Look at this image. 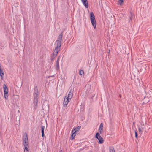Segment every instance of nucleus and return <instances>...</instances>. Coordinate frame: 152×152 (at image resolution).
Masks as SVG:
<instances>
[{
  "label": "nucleus",
  "mask_w": 152,
  "mask_h": 152,
  "mask_svg": "<svg viewBox=\"0 0 152 152\" xmlns=\"http://www.w3.org/2000/svg\"><path fill=\"white\" fill-rule=\"evenodd\" d=\"M63 31L58 36L57 40L56 41V46L54 50V52L56 53H58L60 49V47L61 46V42L62 40V36L63 34Z\"/></svg>",
  "instance_id": "obj_1"
},
{
  "label": "nucleus",
  "mask_w": 152,
  "mask_h": 152,
  "mask_svg": "<svg viewBox=\"0 0 152 152\" xmlns=\"http://www.w3.org/2000/svg\"><path fill=\"white\" fill-rule=\"evenodd\" d=\"M90 18L91 23L94 29L96 27V20L95 16L94 14L91 12L90 14Z\"/></svg>",
  "instance_id": "obj_2"
},
{
  "label": "nucleus",
  "mask_w": 152,
  "mask_h": 152,
  "mask_svg": "<svg viewBox=\"0 0 152 152\" xmlns=\"http://www.w3.org/2000/svg\"><path fill=\"white\" fill-rule=\"evenodd\" d=\"M80 128V126H78L72 130L71 137V140H72L74 139L76 134L77 133Z\"/></svg>",
  "instance_id": "obj_3"
},
{
  "label": "nucleus",
  "mask_w": 152,
  "mask_h": 152,
  "mask_svg": "<svg viewBox=\"0 0 152 152\" xmlns=\"http://www.w3.org/2000/svg\"><path fill=\"white\" fill-rule=\"evenodd\" d=\"M3 88L4 89V98L6 99H7L8 97V89L7 86L6 84H4L3 85Z\"/></svg>",
  "instance_id": "obj_4"
},
{
  "label": "nucleus",
  "mask_w": 152,
  "mask_h": 152,
  "mask_svg": "<svg viewBox=\"0 0 152 152\" xmlns=\"http://www.w3.org/2000/svg\"><path fill=\"white\" fill-rule=\"evenodd\" d=\"M95 137L99 140L98 143L102 144L103 143L104 141L103 139L100 136L99 133L97 132L96 133Z\"/></svg>",
  "instance_id": "obj_5"
},
{
  "label": "nucleus",
  "mask_w": 152,
  "mask_h": 152,
  "mask_svg": "<svg viewBox=\"0 0 152 152\" xmlns=\"http://www.w3.org/2000/svg\"><path fill=\"white\" fill-rule=\"evenodd\" d=\"M73 96V92L71 90L68 94L67 96V104L68 102L70 101V100L72 98Z\"/></svg>",
  "instance_id": "obj_6"
},
{
  "label": "nucleus",
  "mask_w": 152,
  "mask_h": 152,
  "mask_svg": "<svg viewBox=\"0 0 152 152\" xmlns=\"http://www.w3.org/2000/svg\"><path fill=\"white\" fill-rule=\"evenodd\" d=\"M66 96H65L63 103V108L64 110L66 109Z\"/></svg>",
  "instance_id": "obj_7"
},
{
  "label": "nucleus",
  "mask_w": 152,
  "mask_h": 152,
  "mask_svg": "<svg viewBox=\"0 0 152 152\" xmlns=\"http://www.w3.org/2000/svg\"><path fill=\"white\" fill-rule=\"evenodd\" d=\"M23 141V142L28 141V135L26 132L24 133Z\"/></svg>",
  "instance_id": "obj_8"
},
{
  "label": "nucleus",
  "mask_w": 152,
  "mask_h": 152,
  "mask_svg": "<svg viewBox=\"0 0 152 152\" xmlns=\"http://www.w3.org/2000/svg\"><path fill=\"white\" fill-rule=\"evenodd\" d=\"M81 1L85 7L86 8H88V4L87 0H81Z\"/></svg>",
  "instance_id": "obj_9"
},
{
  "label": "nucleus",
  "mask_w": 152,
  "mask_h": 152,
  "mask_svg": "<svg viewBox=\"0 0 152 152\" xmlns=\"http://www.w3.org/2000/svg\"><path fill=\"white\" fill-rule=\"evenodd\" d=\"M0 76L1 80H3L4 75L2 69H1V67L0 65Z\"/></svg>",
  "instance_id": "obj_10"
},
{
  "label": "nucleus",
  "mask_w": 152,
  "mask_h": 152,
  "mask_svg": "<svg viewBox=\"0 0 152 152\" xmlns=\"http://www.w3.org/2000/svg\"><path fill=\"white\" fill-rule=\"evenodd\" d=\"M33 95H39V91L38 89V88L37 86H35L34 88V92Z\"/></svg>",
  "instance_id": "obj_11"
},
{
  "label": "nucleus",
  "mask_w": 152,
  "mask_h": 152,
  "mask_svg": "<svg viewBox=\"0 0 152 152\" xmlns=\"http://www.w3.org/2000/svg\"><path fill=\"white\" fill-rule=\"evenodd\" d=\"M143 104L147 103L149 101V98L148 97H145L143 99Z\"/></svg>",
  "instance_id": "obj_12"
},
{
  "label": "nucleus",
  "mask_w": 152,
  "mask_h": 152,
  "mask_svg": "<svg viewBox=\"0 0 152 152\" xmlns=\"http://www.w3.org/2000/svg\"><path fill=\"white\" fill-rule=\"evenodd\" d=\"M41 133H42V136L43 137L44 136V129L45 126H41Z\"/></svg>",
  "instance_id": "obj_13"
},
{
  "label": "nucleus",
  "mask_w": 152,
  "mask_h": 152,
  "mask_svg": "<svg viewBox=\"0 0 152 152\" xmlns=\"http://www.w3.org/2000/svg\"><path fill=\"white\" fill-rule=\"evenodd\" d=\"M103 123H101L99 128V132L100 133H102V131L103 129Z\"/></svg>",
  "instance_id": "obj_14"
},
{
  "label": "nucleus",
  "mask_w": 152,
  "mask_h": 152,
  "mask_svg": "<svg viewBox=\"0 0 152 152\" xmlns=\"http://www.w3.org/2000/svg\"><path fill=\"white\" fill-rule=\"evenodd\" d=\"M56 69L57 70H58L59 69V58H58L56 61Z\"/></svg>",
  "instance_id": "obj_15"
},
{
  "label": "nucleus",
  "mask_w": 152,
  "mask_h": 152,
  "mask_svg": "<svg viewBox=\"0 0 152 152\" xmlns=\"http://www.w3.org/2000/svg\"><path fill=\"white\" fill-rule=\"evenodd\" d=\"M38 101H34L33 103L34 104V107L35 109H36L38 107L37 104Z\"/></svg>",
  "instance_id": "obj_16"
},
{
  "label": "nucleus",
  "mask_w": 152,
  "mask_h": 152,
  "mask_svg": "<svg viewBox=\"0 0 152 152\" xmlns=\"http://www.w3.org/2000/svg\"><path fill=\"white\" fill-rule=\"evenodd\" d=\"M34 101H38V99L39 96V95H33Z\"/></svg>",
  "instance_id": "obj_17"
},
{
  "label": "nucleus",
  "mask_w": 152,
  "mask_h": 152,
  "mask_svg": "<svg viewBox=\"0 0 152 152\" xmlns=\"http://www.w3.org/2000/svg\"><path fill=\"white\" fill-rule=\"evenodd\" d=\"M110 152H115V150L114 148L112 146L110 147Z\"/></svg>",
  "instance_id": "obj_18"
},
{
  "label": "nucleus",
  "mask_w": 152,
  "mask_h": 152,
  "mask_svg": "<svg viewBox=\"0 0 152 152\" xmlns=\"http://www.w3.org/2000/svg\"><path fill=\"white\" fill-rule=\"evenodd\" d=\"M56 51H55V52L54 51V52H53L51 56H52V57H53L54 58H55V57L56 56L57 54L58 53H56Z\"/></svg>",
  "instance_id": "obj_19"
},
{
  "label": "nucleus",
  "mask_w": 152,
  "mask_h": 152,
  "mask_svg": "<svg viewBox=\"0 0 152 152\" xmlns=\"http://www.w3.org/2000/svg\"><path fill=\"white\" fill-rule=\"evenodd\" d=\"M24 146H28V141L23 142Z\"/></svg>",
  "instance_id": "obj_20"
},
{
  "label": "nucleus",
  "mask_w": 152,
  "mask_h": 152,
  "mask_svg": "<svg viewBox=\"0 0 152 152\" xmlns=\"http://www.w3.org/2000/svg\"><path fill=\"white\" fill-rule=\"evenodd\" d=\"M123 2V0H119L118 2V4H119L120 5H121L122 4Z\"/></svg>",
  "instance_id": "obj_21"
},
{
  "label": "nucleus",
  "mask_w": 152,
  "mask_h": 152,
  "mask_svg": "<svg viewBox=\"0 0 152 152\" xmlns=\"http://www.w3.org/2000/svg\"><path fill=\"white\" fill-rule=\"evenodd\" d=\"M79 74L80 75H82L84 74L83 71L82 70H80L79 72Z\"/></svg>",
  "instance_id": "obj_22"
},
{
  "label": "nucleus",
  "mask_w": 152,
  "mask_h": 152,
  "mask_svg": "<svg viewBox=\"0 0 152 152\" xmlns=\"http://www.w3.org/2000/svg\"><path fill=\"white\" fill-rule=\"evenodd\" d=\"M24 151L25 150H26V151H29V150L28 148V146H24Z\"/></svg>",
  "instance_id": "obj_23"
},
{
  "label": "nucleus",
  "mask_w": 152,
  "mask_h": 152,
  "mask_svg": "<svg viewBox=\"0 0 152 152\" xmlns=\"http://www.w3.org/2000/svg\"><path fill=\"white\" fill-rule=\"evenodd\" d=\"M142 129H143L142 128H141L140 127H139L138 128V130H139V131L140 133L142 134Z\"/></svg>",
  "instance_id": "obj_24"
},
{
  "label": "nucleus",
  "mask_w": 152,
  "mask_h": 152,
  "mask_svg": "<svg viewBox=\"0 0 152 152\" xmlns=\"http://www.w3.org/2000/svg\"><path fill=\"white\" fill-rule=\"evenodd\" d=\"M135 137L136 138H137L138 137V134L137 132H136V131H135Z\"/></svg>",
  "instance_id": "obj_25"
},
{
  "label": "nucleus",
  "mask_w": 152,
  "mask_h": 152,
  "mask_svg": "<svg viewBox=\"0 0 152 152\" xmlns=\"http://www.w3.org/2000/svg\"><path fill=\"white\" fill-rule=\"evenodd\" d=\"M54 58L52 57V56H50V60L51 61H53L54 60Z\"/></svg>",
  "instance_id": "obj_26"
},
{
  "label": "nucleus",
  "mask_w": 152,
  "mask_h": 152,
  "mask_svg": "<svg viewBox=\"0 0 152 152\" xmlns=\"http://www.w3.org/2000/svg\"><path fill=\"white\" fill-rule=\"evenodd\" d=\"M131 16L130 17V19L129 21H130V20H131L132 19V13H131Z\"/></svg>",
  "instance_id": "obj_27"
},
{
  "label": "nucleus",
  "mask_w": 152,
  "mask_h": 152,
  "mask_svg": "<svg viewBox=\"0 0 152 152\" xmlns=\"http://www.w3.org/2000/svg\"><path fill=\"white\" fill-rule=\"evenodd\" d=\"M53 77V76H49L48 77L49 78L50 77Z\"/></svg>",
  "instance_id": "obj_28"
},
{
  "label": "nucleus",
  "mask_w": 152,
  "mask_h": 152,
  "mask_svg": "<svg viewBox=\"0 0 152 152\" xmlns=\"http://www.w3.org/2000/svg\"><path fill=\"white\" fill-rule=\"evenodd\" d=\"M29 151H26V152L25 151H24V152H28Z\"/></svg>",
  "instance_id": "obj_29"
},
{
  "label": "nucleus",
  "mask_w": 152,
  "mask_h": 152,
  "mask_svg": "<svg viewBox=\"0 0 152 152\" xmlns=\"http://www.w3.org/2000/svg\"><path fill=\"white\" fill-rule=\"evenodd\" d=\"M61 151H62L61 150L59 152H61Z\"/></svg>",
  "instance_id": "obj_30"
},
{
  "label": "nucleus",
  "mask_w": 152,
  "mask_h": 152,
  "mask_svg": "<svg viewBox=\"0 0 152 152\" xmlns=\"http://www.w3.org/2000/svg\"><path fill=\"white\" fill-rule=\"evenodd\" d=\"M110 52V50H109V53Z\"/></svg>",
  "instance_id": "obj_31"
},
{
  "label": "nucleus",
  "mask_w": 152,
  "mask_h": 152,
  "mask_svg": "<svg viewBox=\"0 0 152 152\" xmlns=\"http://www.w3.org/2000/svg\"><path fill=\"white\" fill-rule=\"evenodd\" d=\"M120 97H121V95H120Z\"/></svg>",
  "instance_id": "obj_32"
},
{
  "label": "nucleus",
  "mask_w": 152,
  "mask_h": 152,
  "mask_svg": "<svg viewBox=\"0 0 152 152\" xmlns=\"http://www.w3.org/2000/svg\"><path fill=\"white\" fill-rule=\"evenodd\" d=\"M18 112H19L20 111H19V110H18Z\"/></svg>",
  "instance_id": "obj_33"
}]
</instances>
